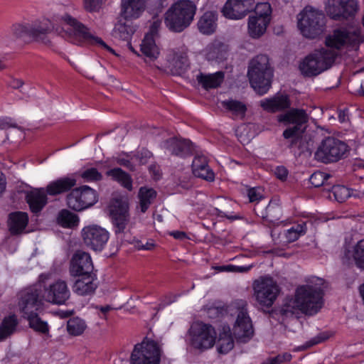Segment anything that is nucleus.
Listing matches in <instances>:
<instances>
[{"instance_id": "14", "label": "nucleus", "mask_w": 364, "mask_h": 364, "mask_svg": "<svg viewBox=\"0 0 364 364\" xmlns=\"http://www.w3.org/2000/svg\"><path fill=\"white\" fill-rule=\"evenodd\" d=\"M42 282H38L19 293L18 306L23 314H31L41 309L43 301Z\"/></svg>"}, {"instance_id": "52", "label": "nucleus", "mask_w": 364, "mask_h": 364, "mask_svg": "<svg viewBox=\"0 0 364 364\" xmlns=\"http://www.w3.org/2000/svg\"><path fill=\"white\" fill-rule=\"evenodd\" d=\"M81 178L85 181H99L102 178V175L100 173L96 168H88L84 170L81 174Z\"/></svg>"}, {"instance_id": "58", "label": "nucleus", "mask_w": 364, "mask_h": 364, "mask_svg": "<svg viewBox=\"0 0 364 364\" xmlns=\"http://www.w3.org/2000/svg\"><path fill=\"white\" fill-rule=\"evenodd\" d=\"M225 311L223 306H211L207 309V314L210 318H218L223 315Z\"/></svg>"}, {"instance_id": "38", "label": "nucleus", "mask_w": 364, "mask_h": 364, "mask_svg": "<svg viewBox=\"0 0 364 364\" xmlns=\"http://www.w3.org/2000/svg\"><path fill=\"white\" fill-rule=\"evenodd\" d=\"M156 196L157 193L154 188H147L146 186L139 188L138 193V198L139 199V207L141 213H144L146 212L156 198Z\"/></svg>"}, {"instance_id": "18", "label": "nucleus", "mask_w": 364, "mask_h": 364, "mask_svg": "<svg viewBox=\"0 0 364 364\" xmlns=\"http://www.w3.org/2000/svg\"><path fill=\"white\" fill-rule=\"evenodd\" d=\"M42 287L43 288V298L46 302L62 305L70 299V289L63 280L58 279L50 284L42 283Z\"/></svg>"}, {"instance_id": "39", "label": "nucleus", "mask_w": 364, "mask_h": 364, "mask_svg": "<svg viewBox=\"0 0 364 364\" xmlns=\"http://www.w3.org/2000/svg\"><path fill=\"white\" fill-rule=\"evenodd\" d=\"M106 175L111 177L114 181H117L128 191L132 190V178L131 176L121 168L109 169L106 172Z\"/></svg>"}, {"instance_id": "56", "label": "nucleus", "mask_w": 364, "mask_h": 364, "mask_svg": "<svg viewBox=\"0 0 364 364\" xmlns=\"http://www.w3.org/2000/svg\"><path fill=\"white\" fill-rule=\"evenodd\" d=\"M291 354L289 353H284L282 354H279L274 358H269L267 362L263 363L262 364H281L282 363L291 361Z\"/></svg>"}, {"instance_id": "59", "label": "nucleus", "mask_w": 364, "mask_h": 364, "mask_svg": "<svg viewBox=\"0 0 364 364\" xmlns=\"http://www.w3.org/2000/svg\"><path fill=\"white\" fill-rule=\"evenodd\" d=\"M84 8L88 12H96L100 9L98 0H83Z\"/></svg>"}, {"instance_id": "22", "label": "nucleus", "mask_w": 364, "mask_h": 364, "mask_svg": "<svg viewBox=\"0 0 364 364\" xmlns=\"http://www.w3.org/2000/svg\"><path fill=\"white\" fill-rule=\"evenodd\" d=\"M164 148L171 155L181 158L190 156L194 153V146L189 139L171 137L164 141Z\"/></svg>"}, {"instance_id": "19", "label": "nucleus", "mask_w": 364, "mask_h": 364, "mask_svg": "<svg viewBox=\"0 0 364 364\" xmlns=\"http://www.w3.org/2000/svg\"><path fill=\"white\" fill-rule=\"evenodd\" d=\"M69 271L73 277L95 274L90 254L80 250L77 251L70 260Z\"/></svg>"}, {"instance_id": "42", "label": "nucleus", "mask_w": 364, "mask_h": 364, "mask_svg": "<svg viewBox=\"0 0 364 364\" xmlns=\"http://www.w3.org/2000/svg\"><path fill=\"white\" fill-rule=\"evenodd\" d=\"M222 106L236 117L243 119L247 110L245 103L236 100H228L222 102Z\"/></svg>"}, {"instance_id": "46", "label": "nucleus", "mask_w": 364, "mask_h": 364, "mask_svg": "<svg viewBox=\"0 0 364 364\" xmlns=\"http://www.w3.org/2000/svg\"><path fill=\"white\" fill-rule=\"evenodd\" d=\"M85 328V322L78 317L70 318L67 323V331L72 336L81 335Z\"/></svg>"}, {"instance_id": "44", "label": "nucleus", "mask_w": 364, "mask_h": 364, "mask_svg": "<svg viewBox=\"0 0 364 364\" xmlns=\"http://www.w3.org/2000/svg\"><path fill=\"white\" fill-rule=\"evenodd\" d=\"M58 221L63 227L73 228L78 225L79 218L75 213L63 209L58 213Z\"/></svg>"}, {"instance_id": "61", "label": "nucleus", "mask_w": 364, "mask_h": 364, "mask_svg": "<svg viewBox=\"0 0 364 364\" xmlns=\"http://www.w3.org/2000/svg\"><path fill=\"white\" fill-rule=\"evenodd\" d=\"M338 118L340 122L343 123L349 120V112L347 107L338 109Z\"/></svg>"}, {"instance_id": "30", "label": "nucleus", "mask_w": 364, "mask_h": 364, "mask_svg": "<svg viewBox=\"0 0 364 364\" xmlns=\"http://www.w3.org/2000/svg\"><path fill=\"white\" fill-rule=\"evenodd\" d=\"M254 211L257 216L269 223L277 222L282 218V208L275 203L269 202L264 210L262 209L260 205L257 204Z\"/></svg>"}, {"instance_id": "12", "label": "nucleus", "mask_w": 364, "mask_h": 364, "mask_svg": "<svg viewBox=\"0 0 364 364\" xmlns=\"http://www.w3.org/2000/svg\"><path fill=\"white\" fill-rule=\"evenodd\" d=\"M254 295L257 301L262 307H271L276 300L279 287L271 277H264L253 283Z\"/></svg>"}, {"instance_id": "50", "label": "nucleus", "mask_w": 364, "mask_h": 364, "mask_svg": "<svg viewBox=\"0 0 364 364\" xmlns=\"http://www.w3.org/2000/svg\"><path fill=\"white\" fill-rule=\"evenodd\" d=\"M353 258L356 266L364 270V239L360 240L355 245Z\"/></svg>"}, {"instance_id": "48", "label": "nucleus", "mask_w": 364, "mask_h": 364, "mask_svg": "<svg viewBox=\"0 0 364 364\" xmlns=\"http://www.w3.org/2000/svg\"><path fill=\"white\" fill-rule=\"evenodd\" d=\"M254 14L251 16H256L257 18H264L270 22V17L272 14V8L268 2L258 3L257 5H254Z\"/></svg>"}, {"instance_id": "29", "label": "nucleus", "mask_w": 364, "mask_h": 364, "mask_svg": "<svg viewBox=\"0 0 364 364\" xmlns=\"http://www.w3.org/2000/svg\"><path fill=\"white\" fill-rule=\"evenodd\" d=\"M80 277L74 283L73 287V291L80 296H87L93 294L97 288V285L93 282L97 279L96 274L80 276Z\"/></svg>"}, {"instance_id": "27", "label": "nucleus", "mask_w": 364, "mask_h": 364, "mask_svg": "<svg viewBox=\"0 0 364 364\" xmlns=\"http://www.w3.org/2000/svg\"><path fill=\"white\" fill-rule=\"evenodd\" d=\"M191 166L195 176L208 181H214V172L208 166L207 158L205 156L197 155L195 156Z\"/></svg>"}, {"instance_id": "31", "label": "nucleus", "mask_w": 364, "mask_h": 364, "mask_svg": "<svg viewBox=\"0 0 364 364\" xmlns=\"http://www.w3.org/2000/svg\"><path fill=\"white\" fill-rule=\"evenodd\" d=\"M218 14L215 11H206L199 18L197 26L199 31L204 35L214 33L217 28Z\"/></svg>"}, {"instance_id": "32", "label": "nucleus", "mask_w": 364, "mask_h": 364, "mask_svg": "<svg viewBox=\"0 0 364 364\" xmlns=\"http://www.w3.org/2000/svg\"><path fill=\"white\" fill-rule=\"evenodd\" d=\"M196 79L198 83L201 85L205 90H208L220 86L224 80V73L221 71L208 75L200 73L197 75Z\"/></svg>"}, {"instance_id": "3", "label": "nucleus", "mask_w": 364, "mask_h": 364, "mask_svg": "<svg viewBox=\"0 0 364 364\" xmlns=\"http://www.w3.org/2000/svg\"><path fill=\"white\" fill-rule=\"evenodd\" d=\"M196 11L195 4L190 0H181L166 12L164 23L171 31L180 33L188 28Z\"/></svg>"}, {"instance_id": "21", "label": "nucleus", "mask_w": 364, "mask_h": 364, "mask_svg": "<svg viewBox=\"0 0 364 364\" xmlns=\"http://www.w3.org/2000/svg\"><path fill=\"white\" fill-rule=\"evenodd\" d=\"M255 0H228L222 12L228 18L241 19L253 11Z\"/></svg>"}, {"instance_id": "37", "label": "nucleus", "mask_w": 364, "mask_h": 364, "mask_svg": "<svg viewBox=\"0 0 364 364\" xmlns=\"http://www.w3.org/2000/svg\"><path fill=\"white\" fill-rule=\"evenodd\" d=\"M188 59L186 53L174 52L170 63V70L173 75H181L188 69Z\"/></svg>"}, {"instance_id": "24", "label": "nucleus", "mask_w": 364, "mask_h": 364, "mask_svg": "<svg viewBox=\"0 0 364 364\" xmlns=\"http://www.w3.org/2000/svg\"><path fill=\"white\" fill-rule=\"evenodd\" d=\"M76 184L75 177L67 176L50 182L45 190L48 196H56L71 191Z\"/></svg>"}, {"instance_id": "5", "label": "nucleus", "mask_w": 364, "mask_h": 364, "mask_svg": "<svg viewBox=\"0 0 364 364\" xmlns=\"http://www.w3.org/2000/svg\"><path fill=\"white\" fill-rule=\"evenodd\" d=\"M63 19L68 26H70V28L67 29V32L69 33L70 41L73 43L82 44L83 43H87L92 45H96L108 52L116 55L115 51L107 45L101 38L92 35L90 33L88 28L81 22L78 21L76 18L70 15H65L63 17Z\"/></svg>"}, {"instance_id": "43", "label": "nucleus", "mask_w": 364, "mask_h": 364, "mask_svg": "<svg viewBox=\"0 0 364 364\" xmlns=\"http://www.w3.org/2000/svg\"><path fill=\"white\" fill-rule=\"evenodd\" d=\"M28 321L29 326L34 331L41 333H47L49 331L48 323L38 316L36 311L23 315Z\"/></svg>"}, {"instance_id": "11", "label": "nucleus", "mask_w": 364, "mask_h": 364, "mask_svg": "<svg viewBox=\"0 0 364 364\" xmlns=\"http://www.w3.org/2000/svg\"><path fill=\"white\" fill-rule=\"evenodd\" d=\"M190 345L201 352L211 348L215 343L216 332L210 324L195 322L188 330Z\"/></svg>"}, {"instance_id": "28", "label": "nucleus", "mask_w": 364, "mask_h": 364, "mask_svg": "<svg viewBox=\"0 0 364 364\" xmlns=\"http://www.w3.org/2000/svg\"><path fill=\"white\" fill-rule=\"evenodd\" d=\"M28 223V215L25 212L16 211L9 213L8 227L11 235L21 234Z\"/></svg>"}, {"instance_id": "54", "label": "nucleus", "mask_w": 364, "mask_h": 364, "mask_svg": "<svg viewBox=\"0 0 364 364\" xmlns=\"http://www.w3.org/2000/svg\"><path fill=\"white\" fill-rule=\"evenodd\" d=\"M153 156V154L146 149H141L133 155L134 159L139 161L140 165H145Z\"/></svg>"}, {"instance_id": "64", "label": "nucleus", "mask_w": 364, "mask_h": 364, "mask_svg": "<svg viewBox=\"0 0 364 364\" xmlns=\"http://www.w3.org/2000/svg\"><path fill=\"white\" fill-rule=\"evenodd\" d=\"M176 299H177L176 295H174L172 294H168L164 296V297L162 300V302L164 303V305H168V304H171L173 302L176 301Z\"/></svg>"}, {"instance_id": "25", "label": "nucleus", "mask_w": 364, "mask_h": 364, "mask_svg": "<svg viewBox=\"0 0 364 364\" xmlns=\"http://www.w3.org/2000/svg\"><path fill=\"white\" fill-rule=\"evenodd\" d=\"M48 194L45 188H36L26 193L25 200L30 210L38 215L48 203Z\"/></svg>"}, {"instance_id": "1", "label": "nucleus", "mask_w": 364, "mask_h": 364, "mask_svg": "<svg viewBox=\"0 0 364 364\" xmlns=\"http://www.w3.org/2000/svg\"><path fill=\"white\" fill-rule=\"evenodd\" d=\"M306 282L296 288L294 296H287L280 306L272 309L270 316L284 321L299 311L309 315L316 314L323 304L324 279L314 277Z\"/></svg>"}, {"instance_id": "33", "label": "nucleus", "mask_w": 364, "mask_h": 364, "mask_svg": "<svg viewBox=\"0 0 364 364\" xmlns=\"http://www.w3.org/2000/svg\"><path fill=\"white\" fill-rule=\"evenodd\" d=\"M142 55L150 60H156L159 55V48L156 44L153 34H146L140 45Z\"/></svg>"}, {"instance_id": "17", "label": "nucleus", "mask_w": 364, "mask_h": 364, "mask_svg": "<svg viewBox=\"0 0 364 364\" xmlns=\"http://www.w3.org/2000/svg\"><path fill=\"white\" fill-rule=\"evenodd\" d=\"M128 203L122 198L112 200L109 212L115 235L119 237L124 232L129 223Z\"/></svg>"}, {"instance_id": "4", "label": "nucleus", "mask_w": 364, "mask_h": 364, "mask_svg": "<svg viewBox=\"0 0 364 364\" xmlns=\"http://www.w3.org/2000/svg\"><path fill=\"white\" fill-rule=\"evenodd\" d=\"M335 58L333 51L323 48L308 55L300 64L299 69L305 77L317 76L331 68Z\"/></svg>"}, {"instance_id": "35", "label": "nucleus", "mask_w": 364, "mask_h": 364, "mask_svg": "<svg viewBox=\"0 0 364 364\" xmlns=\"http://www.w3.org/2000/svg\"><path fill=\"white\" fill-rule=\"evenodd\" d=\"M134 32L135 28L132 22L119 20L114 26L112 36L129 43Z\"/></svg>"}, {"instance_id": "60", "label": "nucleus", "mask_w": 364, "mask_h": 364, "mask_svg": "<svg viewBox=\"0 0 364 364\" xmlns=\"http://www.w3.org/2000/svg\"><path fill=\"white\" fill-rule=\"evenodd\" d=\"M303 134H298L295 136L289 137L288 139H290L289 144L287 146L289 149H293L297 146L299 149L300 147V144L301 142V136Z\"/></svg>"}, {"instance_id": "53", "label": "nucleus", "mask_w": 364, "mask_h": 364, "mask_svg": "<svg viewBox=\"0 0 364 364\" xmlns=\"http://www.w3.org/2000/svg\"><path fill=\"white\" fill-rule=\"evenodd\" d=\"M124 155L126 157H123L122 156H119L115 159V161L117 164L119 166H122L126 168H127L130 171H136V166L134 164L131 160L134 159L133 156L130 157V155L125 153Z\"/></svg>"}, {"instance_id": "10", "label": "nucleus", "mask_w": 364, "mask_h": 364, "mask_svg": "<svg viewBox=\"0 0 364 364\" xmlns=\"http://www.w3.org/2000/svg\"><path fill=\"white\" fill-rule=\"evenodd\" d=\"M277 120L288 127L283 132L284 139L298 134H304L309 121V115L303 109L291 108L277 116Z\"/></svg>"}, {"instance_id": "34", "label": "nucleus", "mask_w": 364, "mask_h": 364, "mask_svg": "<svg viewBox=\"0 0 364 364\" xmlns=\"http://www.w3.org/2000/svg\"><path fill=\"white\" fill-rule=\"evenodd\" d=\"M269 23L267 20L257 18L256 16H249L248 18V33L254 39H258L263 36Z\"/></svg>"}, {"instance_id": "7", "label": "nucleus", "mask_w": 364, "mask_h": 364, "mask_svg": "<svg viewBox=\"0 0 364 364\" xmlns=\"http://www.w3.org/2000/svg\"><path fill=\"white\" fill-rule=\"evenodd\" d=\"M348 146L343 141L331 136L324 139L314 154V159L323 164L337 162L347 156Z\"/></svg>"}, {"instance_id": "41", "label": "nucleus", "mask_w": 364, "mask_h": 364, "mask_svg": "<svg viewBox=\"0 0 364 364\" xmlns=\"http://www.w3.org/2000/svg\"><path fill=\"white\" fill-rule=\"evenodd\" d=\"M234 347V340L232 337L230 329L223 328V332L220 333L217 343V348L219 353L226 354Z\"/></svg>"}, {"instance_id": "15", "label": "nucleus", "mask_w": 364, "mask_h": 364, "mask_svg": "<svg viewBox=\"0 0 364 364\" xmlns=\"http://www.w3.org/2000/svg\"><path fill=\"white\" fill-rule=\"evenodd\" d=\"M359 9L357 0H326L327 15L336 21L353 18Z\"/></svg>"}, {"instance_id": "47", "label": "nucleus", "mask_w": 364, "mask_h": 364, "mask_svg": "<svg viewBox=\"0 0 364 364\" xmlns=\"http://www.w3.org/2000/svg\"><path fill=\"white\" fill-rule=\"evenodd\" d=\"M306 232V222H301L287 230L285 236L289 242H292L296 241L301 235H304Z\"/></svg>"}, {"instance_id": "57", "label": "nucleus", "mask_w": 364, "mask_h": 364, "mask_svg": "<svg viewBox=\"0 0 364 364\" xmlns=\"http://www.w3.org/2000/svg\"><path fill=\"white\" fill-rule=\"evenodd\" d=\"M247 196L250 202H258L264 198L263 190L259 187L250 188L247 191Z\"/></svg>"}, {"instance_id": "49", "label": "nucleus", "mask_w": 364, "mask_h": 364, "mask_svg": "<svg viewBox=\"0 0 364 364\" xmlns=\"http://www.w3.org/2000/svg\"><path fill=\"white\" fill-rule=\"evenodd\" d=\"M331 193L336 201L343 203L351 196V190L342 185L333 186Z\"/></svg>"}, {"instance_id": "62", "label": "nucleus", "mask_w": 364, "mask_h": 364, "mask_svg": "<svg viewBox=\"0 0 364 364\" xmlns=\"http://www.w3.org/2000/svg\"><path fill=\"white\" fill-rule=\"evenodd\" d=\"M275 176L277 178L282 180V181H284L287 179V175H288V171L287 169L283 166H277L275 169Z\"/></svg>"}, {"instance_id": "8", "label": "nucleus", "mask_w": 364, "mask_h": 364, "mask_svg": "<svg viewBox=\"0 0 364 364\" xmlns=\"http://www.w3.org/2000/svg\"><path fill=\"white\" fill-rule=\"evenodd\" d=\"M52 28L48 21L36 22L33 24H14L11 27L13 36L16 39H21L23 42H28L31 39L49 45L50 41L48 34Z\"/></svg>"}, {"instance_id": "20", "label": "nucleus", "mask_w": 364, "mask_h": 364, "mask_svg": "<svg viewBox=\"0 0 364 364\" xmlns=\"http://www.w3.org/2000/svg\"><path fill=\"white\" fill-rule=\"evenodd\" d=\"M233 334L237 341L247 343L253 336L254 330L252 321L246 309L242 308L237 316L233 326Z\"/></svg>"}, {"instance_id": "13", "label": "nucleus", "mask_w": 364, "mask_h": 364, "mask_svg": "<svg viewBox=\"0 0 364 364\" xmlns=\"http://www.w3.org/2000/svg\"><path fill=\"white\" fill-rule=\"evenodd\" d=\"M68 206L77 212L82 211L93 206L98 201L95 190L84 185L73 188L66 197Z\"/></svg>"}, {"instance_id": "36", "label": "nucleus", "mask_w": 364, "mask_h": 364, "mask_svg": "<svg viewBox=\"0 0 364 364\" xmlns=\"http://www.w3.org/2000/svg\"><path fill=\"white\" fill-rule=\"evenodd\" d=\"M350 40V33L348 31L338 29L334 31L332 36L326 37V45L328 48L340 49Z\"/></svg>"}, {"instance_id": "45", "label": "nucleus", "mask_w": 364, "mask_h": 364, "mask_svg": "<svg viewBox=\"0 0 364 364\" xmlns=\"http://www.w3.org/2000/svg\"><path fill=\"white\" fill-rule=\"evenodd\" d=\"M332 178L333 176L331 174L317 171L311 175L309 182L315 188H318L321 186H331L333 183L331 181Z\"/></svg>"}, {"instance_id": "2", "label": "nucleus", "mask_w": 364, "mask_h": 364, "mask_svg": "<svg viewBox=\"0 0 364 364\" xmlns=\"http://www.w3.org/2000/svg\"><path fill=\"white\" fill-rule=\"evenodd\" d=\"M247 76L251 86L259 95L267 93L271 87L273 77V68L269 57L260 54L253 58L249 63Z\"/></svg>"}, {"instance_id": "63", "label": "nucleus", "mask_w": 364, "mask_h": 364, "mask_svg": "<svg viewBox=\"0 0 364 364\" xmlns=\"http://www.w3.org/2000/svg\"><path fill=\"white\" fill-rule=\"evenodd\" d=\"M169 235L173 236L176 240H183L188 238L186 233L183 231H178V230L173 231V232H171L169 233Z\"/></svg>"}, {"instance_id": "55", "label": "nucleus", "mask_w": 364, "mask_h": 364, "mask_svg": "<svg viewBox=\"0 0 364 364\" xmlns=\"http://www.w3.org/2000/svg\"><path fill=\"white\" fill-rule=\"evenodd\" d=\"M330 338V334L328 332H322L318 334L316 337L313 338L308 342L305 343V345L302 347V349H306L313 346L322 343Z\"/></svg>"}, {"instance_id": "26", "label": "nucleus", "mask_w": 364, "mask_h": 364, "mask_svg": "<svg viewBox=\"0 0 364 364\" xmlns=\"http://www.w3.org/2000/svg\"><path fill=\"white\" fill-rule=\"evenodd\" d=\"M260 106L268 112L274 113L290 108L291 101L287 95H278L260 102Z\"/></svg>"}, {"instance_id": "23", "label": "nucleus", "mask_w": 364, "mask_h": 364, "mask_svg": "<svg viewBox=\"0 0 364 364\" xmlns=\"http://www.w3.org/2000/svg\"><path fill=\"white\" fill-rule=\"evenodd\" d=\"M146 9V0H121L120 16L125 21L136 19Z\"/></svg>"}, {"instance_id": "40", "label": "nucleus", "mask_w": 364, "mask_h": 364, "mask_svg": "<svg viewBox=\"0 0 364 364\" xmlns=\"http://www.w3.org/2000/svg\"><path fill=\"white\" fill-rule=\"evenodd\" d=\"M18 320L15 315L5 317L0 324V341L6 340L16 330Z\"/></svg>"}, {"instance_id": "6", "label": "nucleus", "mask_w": 364, "mask_h": 364, "mask_svg": "<svg viewBox=\"0 0 364 364\" xmlns=\"http://www.w3.org/2000/svg\"><path fill=\"white\" fill-rule=\"evenodd\" d=\"M298 16V28L305 38L314 39L323 33L326 18L321 11L306 7Z\"/></svg>"}, {"instance_id": "51", "label": "nucleus", "mask_w": 364, "mask_h": 364, "mask_svg": "<svg viewBox=\"0 0 364 364\" xmlns=\"http://www.w3.org/2000/svg\"><path fill=\"white\" fill-rule=\"evenodd\" d=\"M226 45L221 42H216L210 47L208 55L211 58L221 60L224 57L223 53L226 52Z\"/></svg>"}, {"instance_id": "9", "label": "nucleus", "mask_w": 364, "mask_h": 364, "mask_svg": "<svg viewBox=\"0 0 364 364\" xmlns=\"http://www.w3.org/2000/svg\"><path fill=\"white\" fill-rule=\"evenodd\" d=\"M163 350L159 343L147 338L134 346L130 364H160Z\"/></svg>"}, {"instance_id": "16", "label": "nucleus", "mask_w": 364, "mask_h": 364, "mask_svg": "<svg viewBox=\"0 0 364 364\" xmlns=\"http://www.w3.org/2000/svg\"><path fill=\"white\" fill-rule=\"evenodd\" d=\"M84 245L89 249L101 252L107 245L109 232L100 225L92 224L85 226L81 231Z\"/></svg>"}]
</instances>
